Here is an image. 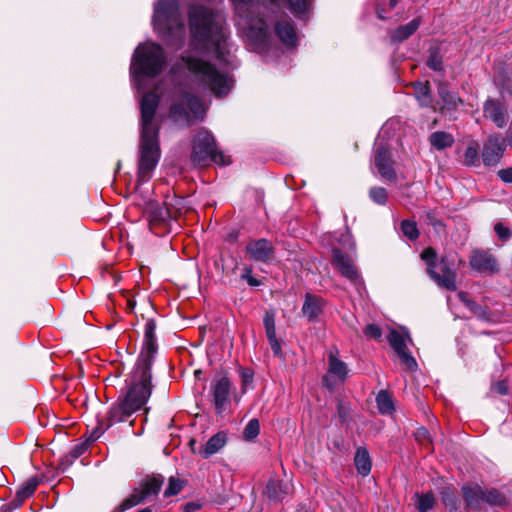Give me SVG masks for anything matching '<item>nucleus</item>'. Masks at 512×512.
<instances>
[{"label": "nucleus", "mask_w": 512, "mask_h": 512, "mask_svg": "<svg viewBox=\"0 0 512 512\" xmlns=\"http://www.w3.org/2000/svg\"><path fill=\"white\" fill-rule=\"evenodd\" d=\"M469 265L472 270L480 274H496L499 272L498 261L489 251L475 249L469 258Z\"/></svg>", "instance_id": "nucleus-15"}, {"label": "nucleus", "mask_w": 512, "mask_h": 512, "mask_svg": "<svg viewBox=\"0 0 512 512\" xmlns=\"http://www.w3.org/2000/svg\"><path fill=\"white\" fill-rule=\"evenodd\" d=\"M354 463L359 474L367 476L371 471V459L369 452L366 448L360 447L357 449Z\"/></svg>", "instance_id": "nucleus-29"}, {"label": "nucleus", "mask_w": 512, "mask_h": 512, "mask_svg": "<svg viewBox=\"0 0 512 512\" xmlns=\"http://www.w3.org/2000/svg\"><path fill=\"white\" fill-rule=\"evenodd\" d=\"M347 373L348 370L346 364L336 355L330 353L328 357V373L323 378L324 385L329 389H332L335 385V383L332 382V379L337 378L340 382H344Z\"/></svg>", "instance_id": "nucleus-20"}, {"label": "nucleus", "mask_w": 512, "mask_h": 512, "mask_svg": "<svg viewBox=\"0 0 512 512\" xmlns=\"http://www.w3.org/2000/svg\"><path fill=\"white\" fill-rule=\"evenodd\" d=\"M344 237H345L346 239H349V238H350V235L346 234V235H344Z\"/></svg>", "instance_id": "nucleus-59"}, {"label": "nucleus", "mask_w": 512, "mask_h": 512, "mask_svg": "<svg viewBox=\"0 0 512 512\" xmlns=\"http://www.w3.org/2000/svg\"><path fill=\"white\" fill-rule=\"evenodd\" d=\"M175 201H176V203L178 204V203L182 202V199H181V198H178V199H175Z\"/></svg>", "instance_id": "nucleus-58"}, {"label": "nucleus", "mask_w": 512, "mask_h": 512, "mask_svg": "<svg viewBox=\"0 0 512 512\" xmlns=\"http://www.w3.org/2000/svg\"><path fill=\"white\" fill-rule=\"evenodd\" d=\"M38 480L36 478L28 479L16 492L15 498L11 502L13 508H18L22 505L25 499L32 496L38 486Z\"/></svg>", "instance_id": "nucleus-26"}, {"label": "nucleus", "mask_w": 512, "mask_h": 512, "mask_svg": "<svg viewBox=\"0 0 512 512\" xmlns=\"http://www.w3.org/2000/svg\"><path fill=\"white\" fill-rule=\"evenodd\" d=\"M152 24L168 45L182 46L185 38V23L179 0H155Z\"/></svg>", "instance_id": "nucleus-4"}, {"label": "nucleus", "mask_w": 512, "mask_h": 512, "mask_svg": "<svg viewBox=\"0 0 512 512\" xmlns=\"http://www.w3.org/2000/svg\"><path fill=\"white\" fill-rule=\"evenodd\" d=\"M376 403L378 410L381 414H391L394 411V404L392 397L390 394L385 391L381 390L377 397H376Z\"/></svg>", "instance_id": "nucleus-33"}, {"label": "nucleus", "mask_w": 512, "mask_h": 512, "mask_svg": "<svg viewBox=\"0 0 512 512\" xmlns=\"http://www.w3.org/2000/svg\"><path fill=\"white\" fill-rule=\"evenodd\" d=\"M415 439L418 442L423 443L426 440H429V432L425 427H420L415 431Z\"/></svg>", "instance_id": "nucleus-50"}, {"label": "nucleus", "mask_w": 512, "mask_h": 512, "mask_svg": "<svg viewBox=\"0 0 512 512\" xmlns=\"http://www.w3.org/2000/svg\"><path fill=\"white\" fill-rule=\"evenodd\" d=\"M414 94L419 102L420 106L422 107H429L432 105L433 99L430 91L429 84L422 83V82H416L414 84Z\"/></svg>", "instance_id": "nucleus-32"}, {"label": "nucleus", "mask_w": 512, "mask_h": 512, "mask_svg": "<svg viewBox=\"0 0 512 512\" xmlns=\"http://www.w3.org/2000/svg\"><path fill=\"white\" fill-rule=\"evenodd\" d=\"M275 33L287 48L296 47L298 36L291 21L287 17L276 21Z\"/></svg>", "instance_id": "nucleus-21"}, {"label": "nucleus", "mask_w": 512, "mask_h": 512, "mask_svg": "<svg viewBox=\"0 0 512 512\" xmlns=\"http://www.w3.org/2000/svg\"><path fill=\"white\" fill-rule=\"evenodd\" d=\"M166 60L165 52L158 44L148 42L137 46L131 60L130 75L138 91L146 88L147 78H154L162 72Z\"/></svg>", "instance_id": "nucleus-5"}, {"label": "nucleus", "mask_w": 512, "mask_h": 512, "mask_svg": "<svg viewBox=\"0 0 512 512\" xmlns=\"http://www.w3.org/2000/svg\"><path fill=\"white\" fill-rule=\"evenodd\" d=\"M210 392L215 412L221 415L228 409L231 402V382L229 378L226 376L215 378L210 384Z\"/></svg>", "instance_id": "nucleus-14"}, {"label": "nucleus", "mask_w": 512, "mask_h": 512, "mask_svg": "<svg viewBox=\"0 0 512 512\" xmlns=\"http://www.w3.org/2000/svg\"><path fill=\"white\" fill-rule=\"evenodd\" d=\"M241 278L245 280L251 287H258L261 285V281L252 275L251 267H244L243 272L241 274Z\"/></svg>", "instance_id": "nucleus-46"}, {"label": "nucleus", "mask_w": 512, "mask_h": 512, "mask_svg": "<svg viewBox=\"0 0 512 512\" xmlns=\"http://www.w3.org/2000/svg\"><path fill=\"white\" fill-rule=\"evenodd\" d=\"M332 264L337 268L340 274L348 279L352 284L359 286L362 279L350 257L345 255L340 249H333Z\"/></svg>", "instance_id": "nucleus-16"}, {"label": "nucleus", "mask_w": 512, "mask_h": 512, "mask_svg": "<svg viewBox=\"0 0 512 512\" xmlns=\"http://www.w3.org/2000/svg\"><path fill=\"white\" fill-rule=\"evenodd\" d=\"M429 143L436 150H444L453 145L454 137L450 133L436 131L429 136Z\"/></svg>", "instance_id": "nucleus-30"}, {"label": "nucleus", "mask_w": 512, "mask_h": 512, "mask_svg": "<svg viewBox=\"0 0 512 512\" xmlns=\"http://www.w3.org/2000/svg\"><path fill=\"white\" fill-rule=\"evenodd\" d=\"M479 163L478 149L476 146H468L464 153V164L466 166H477Z\"/></svg>", "instance_id": "nucleus-41"}, {"label": "nucleus", "mask_w": 512, "mask_h": 512, "mask_svg": "<svg viewBox=\"0 0 512 512\" xmlns=\"http://www.w3.org/2000/svg\"><path fill=\"white\" fill-rule=\"evenodd\" d=\"M438 95L443 102L441 106L442 113L456 111L458 106L462 103L461 98L456 93L451 92L448 85L444 82H440L438 85Z\"/></svg>", "instance_id": "nucleus-24"}, {"label": "nucleus", "mask_w": 512, "mask_h": 512, "mask_svg": "<svg viewBox=\"0 0 512 512\" xmlns=\"http://www.w3.org/2000/svg\"><path fill=\"white\" fill-rule=\"evenodd\" d=\"M265 332L267 337H273L276 335L275 327V315L272 311L266 312L263 319Z\"/></svg>", "instance_id": "nucleus-43"}, {"label": "nucleus", "mask_w": 512, "mask_h": 512, "mask_svg": "<svg viewBox=\"0 0 512 512\" xmlns=\"http://www.w3.org/2000/svg\"><path fill=\"white\" fill-rule=\"evenodd\" d=\"M151 392V379H140V376L132 372L130 386L125 398L109 409L106 421L98 423L91 432L88 441H96L111 426L126 421L134 412L146 404Z\"/></svg>", "instance_id": "nucleus-3"}, {"label": "nucleus", "mask_w": 512, "mask_h": 512, "mask_svg": "<svg viewBox=\"0 0 512 512\" xmlns=\"http://www.w3.org/2000/svg\"><path fill=\"white\" fill-rule=\"evenodd\" d=\"M387 340L399 358L404 369L408 371H416L418 368V364L415 358L411 355V353L407 349V341L412 342L411 337L408 333H401L395 329H391L389 335L387 336Z\"/></svg>", "instance_id": "nucleus-12"}, {"label": "nucleus", "mask_w": 512, "mask_h": 512, "mask_svg": "<svg viewBox=\"0 0 512 512\" xmlns=\"http://www.w3.org/2000/svg\"><path fill=\"white\" fill-rule=\"evenodd\" d=\"M462 497L466 508L482 511L486 506L504 508L509 505V497L504 490L494 487H483L477 483H467L462 486Z\"/></svg>", "instance_id": "nucleus-6"}, {"label": "nucleus", "mask_w": 512, "mask_h": 512, "mask_svg": "<svg viewBox=\"0 0 512 512\" xmlns=\"http://www.w3.org/2000/svg\"><path fill=\"white\" fill-rule=\"evenodd\" d=\"M262 3L264 8L271 10L272 13H275L276 10L280 8L278 0H262Z\"/></svg>", "instance_id": "nucleus-52"}, {"label": "nucleus", "mask_w": 512, "mask_h": 512, "mask_svg": "<svg viewBox=\"0 0 512 512\" xmlns=\"http://www.w3.org/2000/svg\"><path fill=\"white\" fill-rule=\"evenodd\" d=\"M313 0H287L290 11L302 18L310 8Z\"/></svg>", "instance_id": "nucleus-35"}, {"label": "nucleus", "mask_w": 512, "mask_h": 512, "mask_svg": "<svg viewBox=\"0 0 512 512\" xmlns=\"http://www.w3.org/2000/svg\"><path fill=\"white\" fill-rule=\"evenodd\" d=\"M274 246L267 239L251 240L246 245L245 251L248 257L256 262L268 263L274 257Z\"/></svg>", "instance_id": "nucleus-17"}, {"label": "nucleus", "mask_w": 512, "mask_h": 512, "mask_svg": "<svg viewBox=\"0 0 512 512\" xmlns=\"http://www.w3.org/2000/svg\"><path fill=\"white\" fill-rule=\"evenodd\" d=\"M441 498L444 505L448 507L451 512L458 509L459 500L451 488L447 487L443 489L441 492Z\"/></svg>", "instance_id": "nucleus-36"}, {"label": "nucleus", "mask_w": 512, "mask_h": 512, "mask_svg": "<svg viewBox=\"0 0 512 512\" xmlns=\"http://www.w3.org/2000/svg\"><path fill=\"white\" fill-rule=\"evenodd\" d=\"M377 13L380 19H388L390 17L385 14V11L383 9H378Z\"/></svg>", "instance_id": "nucleus-56"}, {"label": "nucleus", "mask_w": 512, "mask_h": 512, "mask_svg": "<svg viewBox=\"0 0 512 512\" xmlns=\"http://www.w3.org/2000/svg\"><path fill=\"white\" fill-rule=\"evenodd\" d=\"M268 341H269V344H270V347L274 353V355L278 356L281 354V344L279 342V340L277 339V336H273V337H267Z\"/></svg>", "instance_id": "nucleus-49"}, {"label": "nucleus", "mask_w": 512, "mask_h": 512, "mask_svg": "<svg viewBox=\"0 0 512 512\" xmlns=\"http://www.w3.org/2000/svg\"><path fill=\"white\" fill-rule=\"evenodd\" d=\"M483 113L486 118L492 120L496 126L503 128L507 122V115L499 100L488 99L484 103Z\"/></svg>", "instance_id": "nucleus-22"}, {"label": "nucleus", "mask_w": 512, "mask_h": 512, "mask_svg": "<svg viewBox=\"0 0 512 512\" xmlns=\"http://www.w3.org/2000/svg\"><path fill=\"white\" fill-rule=\"evenodd\" d=\"M158 88L144 93L140 101V141L137 183L147 182L161 156L159 145V124L155 113L159 104Z\"/></svg>", "instance_id": "nucleus-2"}, {"label": "nucleus", "mask_w": 512, "mask_h": 512, "mask_svg": "<svg viewBox=\"0 0 512 512\" xmlns=\"http://www.w3.org/2000/svg\"><path fill=\"white\" fill-rule=\"evenodd\" d=\"M494 231L498 238L502 241H507L512 235L510 228L504 226L501 222L495 224Z\"/></svg>", "instance_id": "nucleus-47"}, {"label": "nucleus", "mask_w": 512, "mask_h": 512, "mask_svg": "<svg viewBox=\"0 0 512 512\" xmlns=\"http://www.w3.org/2000/svg\"><path fill=\"white\" fill-rule=\"evenodd\" d=\"M228 441V434L225 431H219L210 437L205 445L199 449V454L204 458L208 459L214 454L221 451Z\"/></svg>", "instance_id": "nucleus-23"}, {"label": "nucleus", "mask_w": 512, "mask_h": 512, "mask_svg": "<svg viewBox=\"0 0 512 512\" xmlns=\"http://www.w3.org/2000/svg\"><path fill=\"white\" fill-rule=\"evenodd\" d=\"M418 510L419 512H428L435 505V497L432 492H427L422 495H418Z\"/></svg>", "instance_id": "nucleus-38"}, {"label": "nucleus", "mask_w": 512, "mask_h": 512, "mask_svg": "<svg viewBox=\"0 0 512 512\" xmlns=\"http://www.w3.org/2000/svg\"><path fill=\"white\" fill-rule=\"evenodd\" d=\"M420 25L419 19H413L406 25L398 27L391 35V41L393 43H401L408 39L418 29Z\"/></svg>", "instance_id": "nucleus-28"}, {"label": "nucleus", "mask_w": 512, "mask_h": 512, "mask_svg": "<svg viewBox=\"0 0 512 512\" xmlns=\"http://www.w3.org/2000/svg\"><path fill=\"white\" fill-rule=\"evenodd\" d=\"M188 16L190 45L199 55L187 53L180 58L177 65L185 69L198 86L210 90L216 97H223L233 87L232 78L200 55L211 54L220 64H228L230 44L227 30L219 16L206 6L191 5Z\"/></svg>", "instance_id": "nucleus-1"}, {"label": "nucleus", "mask_w": 512, "mask_h": 512, "mask_svg": "<svg viewBox=\"0 0 512 512\" xmlns=\"http://www.w3.org/2000/svg\"><path fill=\"white\" fill-rule=\"evenodd\" d=\"M204 114V104L199 97L190 94L182 87L175 88L170 106V116L174 122L190 124L202 119Z\"/></svg>", "instance_id": "nucleus-7"}, {"label": "nucleus", "mask_w": 512, "mask_h": 512, "mask_svg": "<svg viewBox=\"0 0 512 512\" xmlns=\"http://www.w3.org/2000/svg\"><path fill=\"white\" fill-rule=\"evenodd\" d=\"M259 432H260L259 421H258V419L253 418L247 423V425L244 429V432H243V437L245 440L252 441L259 435Z\"/></svg>", "instance_id": "nucleus-40"}, {"label": "nucleus", "mask_w": 512, "mask_h": 512, "mask_svg": "<svg viewBox=\"0 0 512 512\" xmlns=\"http://www.w3.org/2000/svg\"><path fill=\"white\" fill-rule=\"evenodd\" d=\"M495 389L501 395H505L508 392L507 384L505 382H503V381L498 382L495 385Z\"/></svg>", "instance_id": "nucleus-55"}, {"label": "nucleus", "mask_w": 512, "mask_h": 512, "mask_svg": "<svg viewBox=\"0 0 512 512\" xmlns=\"http://www.w3.org/2000/svg\"><path fill=\"white\" fill-rule=\"evenodd\" d=\"M373 163L381 177L390 182L396 180L397 175L393 167L394 162L391 159L390 148L380 138L376 140L374 145Z\"/></svg>", "instance_id": "nucleus-13"}, {"label": "nucleus", "mask_w": 512, "mask_h": 512, "mask_svg": "<svg viewBox=\"0 0 512 512\" xmlns=\"http://www.w3.org/2000/svg\"><path fill=\"white\" fill-rule=\"evenodd\" d=\"M238 13H244L254 7L260 0H232Z\"/></svg>", "instance_id": "nucleus-45"}, {"label": "nucleus", "mask_w": 512, "mask_h": 512, "mask_svg": "<svg viewBox=\"0 0 512 512\" xmlns=\"http://www.w3.org/2000/svg\"><path fill=\"white\" fill-rule=\"evenodd\" d=\"M369 197L374 203L385 205L387 203L388 194L385 188L374 186L369 190Z\"/></svg>", "instance_id": "nucleus-39"}, {"label": "nucleus", "mask_w": 512, "mask_h": 512, "mask_svg": "<svg viewBox=\"0 0 512 512\" xmlns=\"http://www.w3.org/2000/svg\"><path fill=\"white\" fill-rule=\"evenodd\" d=\"M148 209L152 221L163 222L172 217L167 207H161L157 203H150Z\"/></svg>", "instance_id": "nucleus-34"}, {"label": "nucleus", "mask_w": 512, "mask_h": 512, "mask_svg": "<svg viewBox=\"0 0 512 512\" xmlns=\"http://www.w3.org/2000/svg\"><path fill=\"white\" fill-rule=\"evenodd\" d=\"M498 176L503 182L512 183V168L501 169Z\"/></svg>", "instance_id": "nucleus-51"}, {"label": "nucleus", "mask_w": 512, "mask_h": 512, "mask_svg": "<svg viewBox=\"0 0 512 512\" xmlns=\"http://www.w3.org/2000/svg\"><path fill=\"white\" fill-rule=\"evenodd\" d=\"M400 228L402 234L411 241L416 240L419 237V231L415 221L403 220Z\"/></svg>", "instance_id": "nucleus-37"}, {"label": "nucleus", "mask_w": 512, "mask_h": 512, "mask_svg": "<svg viewBox=\"0 0 512 512\" xmlns=\"http://www.w3.org/2000/svg\"><path fill=\"white\" fill-rule=\"evenodd\" d=\"M296 512H310L308 508H306L305 506L303 507H300Z\"/></svg>", "instance_id": "nucleus-57"}, {"label": "nucleus", "mask_w": 512, "mask_h": 512, "mask_svg": "<svg viewBox=\"0 0 512 512\" xmlns=\"http://www.w3.org/2000/svg\"><path fill=\"white\" fill-rule=\"evenodd\" d=\"M87 447L85 444H80V445H76L73 447V449L71 450V456L76 459L78 457H80L85 451H86Z\"/></svg>", "instance_id": "nucleus-53"}, {"label": "nucleus", "mask_w": 512, "mask_h": 512, "mask_svg": "<svg viewBox=\"0 0 512 512\" xmlns=\"http://www.w3.org/2000/svg\"><path fill=\"white\" fill-rule=\"evenodd\" d=\"M421 258L427 265L428 274L437 285L450 291L456 290V272L446 258L442 257L437 261V254L431 247L422 251Z\"/></svg>", "instance_id": "nucleus-9"}, {"label": "nucleus", "mask_w": 512, "mask_h": 512, "mask_svg": "<svg viewBox=\"0 0 512 512\" xmlns=\"http://www.w3.org/2000/svg\"><path fill=\"white\" fill-rule=\"evenodd\" d=\"M156 322L154 319H148L144 328L143 347L135 364L133 373L140 376V379H151L152 360L157 352V342L155 336Z\"/></svg>", "instance_id": "nucleus-10"}, {"label": "nucleus", "mask_w": 512, "mask_h": 512, "mask_svg": "<svg viewBox=\"0 0 512 512\" xmlns=\"http://www.w3.org/2000/svg\"><path fill=\"white\" fill-rule=\"evenodd\" d=\"M182 488H183V483L180 479L175 478V477H170L168 487L164 491V496L165 497L175 496L181 492Z\"/></svg>", "instance_id": "nucleus-42"}, {"label": "nucleus", "mask_w": 512, "mask_h": 512, "mask_svg": "<svg viewBox=\"0 0 512 512\" xmlns=\"http://www.w3.org/2000/svg\"><path fill=\"white\" fill-rule=\"evenodd\" d=\"M459 299L464 303V305L479 319L488 321L490 319V311L486 306H481L476 302L467 298V294L464 292H460L458 294Z\"/></svg>", "instance_id": "nucleus-31"}, {"label": "nucleus", "mask_w": 512, "mask_h": 512, "mask_svg": "<svg viewBox=\"0 0 512 512\" xmlns=\"http://www.w3.org/2000/svg\"><path fill=\"white\" fill-rule=\"evenodd\" d=\"M364 334L368 338L379 340L382 336L381 328L376 324H368L364 329Z\"/></svg>", "instance_id": "nucleus-48"}, {"label": "nucleus", "mask_w": 512, "mask_h": 512, "mask_svg": "<svg viewBox=\"0 0 512 512\" xmlns=\"http://www.w3.org/2000/svg\"><path fill=\"white\" fill-rule=\"evenodd\" d=\"M325 306L326 302L322 297L312 293H306L301 313L308 320V322L317 323L320 321V317L324 311Z\"/></svg>", "instance_id": "nucleus-19"}, {"label": "nucleus", "mask_w": 512, "mask_h": 512, "mask_svg": "<svg viewBox=\"0 0 512 512\" xmlns=\"http://www.w3.org/2000/svg\"><path fill=\"white\" fill-rule=\"evenodd\" d=\"M506 148L505 140L500 136H490L482 150V160L486 166H494L499 163Z\"/></svg>", "instance_id": "nucleus-18"}, {"label": "nucleus", "mask_w": 512, "mask_h": 512, "mask_svg": "<svg viewBox=\"0 0 512 512\" xmlns=\"http://www.w3.org/2000/svg\"><path fill=\"white\" fill-rule=\"evenodd\" d=\"M287 494V487L281 481L270 479L266 485L265 495L272 502L281 501Z\"/></svg>", "instance_id": "nucleus-27"}, {"label": "nucleus", "mask_w": 512, "mask_h": 512, "mask_svg": "<svg viewBox=\"0 0 512 512\" xmlns=\"http://www.w3.org/2000/svg\"><path fill=\"white\" fill-rule=\"evenodd\" d=\"M269 26L267 21L261 17L259 18L257 24H251L249 36L258 43V45L262 48H265L269 39Z\"/></svg>", "instance_id": "nucleus-25"}, {"label": "nucleus", "mask_w": 512, "mask_h": 512, "mask_svg": "<svg viewBox=\"0 0 512 512\" xmlns=\"http://www.w3.org/2000/svg\"><path fill=\"white\" fill-rule=\"evenodd\" d=\"M162 476L148 477L141 482L138 488H135L131 495L123 500L113 512H124L150 498L157 495L163 484Z\"/></svg>", "instance_id": "nucleus-11"}, {"label": "nucleus", "mask_w": 512, "mask_h": 512, "mask_svg": "<svg viewBox=\"0 0 512 512\" xmlns=\"http://www.w3.org/2000/svg\"><path fill=\"white\" fill-rule=\"evenodd\" d=\"M201 508V505L195 502H188L184 506V512H196Z\"/></svg>", "instance_id": "nucleus-54"}, {"label": "nucleus", "mask_w": 512, "mask_h": 512, "mask_svg": "<svg viewBox=\"0 0 512 512\" xmlns=\"http://www.w3.org/2000/svg\"><path fill=\"white\" fill-rule=\"evenodd\" d=\"M191 158L197 165L205 166L209 162L228 165L230 160L221 151H218L214 136L202 128L194 136L192 142Z\"/></svg>", "instance_id": "nucleus-8"}, {"label": "nucleus", "mask_w": 512, "mask_h": 512, "mask_svg": "<svg viewBox=\"0 0 512 512\" xmlns=\"http://www.w3.org/2000/svg\"><path fill=\"white\" fill-rule=\"evenodd\" d=\"M427 66L434 71L442 70V59L437 51L431 50L430 55L427 59Z\"/></svg>", "instance_id": "nucleus-44"}]
</instances>
